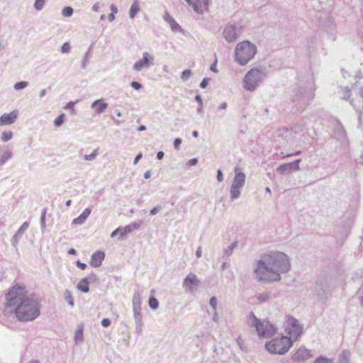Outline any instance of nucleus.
Instances as JSON below:
<instances>
[{
    "label": "nucleus",
    "instance_id": "nucleus-1",
    "mask_svg": "<svg viewBox=\"0 0 363 363\" xmlns=\"http://www.w3.org/2000/svg\"><path fill=\"white\" fill-rule=\"evenodd\" d=\"M291 268L286 255L277 251L264 254L257 262L254 272L257 281L265 284L279 281L281 274L287 273Z\"/></svg>",
    "mask_w": 363,
    "mask_h": 363
},
{
    "label": "nucleus",
    "instance_id": "nucleus-6",
    "mask_svg": "<svg viewBox=\"0 0 363 363\" xmlns=\"http://www.w3.org/2000/svg\"><path fill=\"white\" fill-rule=\"evenodd\" d=\"M256 53V45L248 40H244L235 47V60L240 65L244 66L255 57Z\"/></svg>",
    "mask_w": 363,
    "mask_h": 363
},
{
    "label": "nucleus",
    "instance_id": "nucleus-31",
    "mask_svg": "<svg viewBox=\"0 0 363 363\" xmlns=\"http://www.w3.org/2000/svg\"><path fill=\"white\" fill-rule=\"evenodd\" d=\"M94 46V43H91V45L88 48L87 51L85 52L83 60L82 62V67L83 69H85L86 67L87 63L89 62V58H90V52Z\"/></svg>",
    "mask_w": 363,
    "mask_h": 363
},
{
    "label": "nucleus",
    "instance_id": "nucleus-34",
    "mask_svg": "<svg viewBox=\"0 0 363 363\" xmlns=\"http://www.w3.org/2000/svg\"><path fill=\"white\" fill-rule=\"evenodd\" d=\"M13 138V133L11 131H4L1 134V140L2 142L6 143Z\"/></svg>",
    "mask_w": 363,
    "mask_h": 363
},
{
    "label": "nucleus",
    "instance_id": "nucleus-4",
    "mask_svg": "<svg viewBox=\"0 0 363 363\" xmlns=\"http://www.w3.org/2000/svg\"><path fill=\"white\" fill-rule=\"evenodd\" d=\"M291 101L296 107V111L304 110L314 97V89L311 82L300 84L293 91Z\"/></svg>",
    "mask_w": 363,
    "mask_h": 363
},
{
    "label": "nucleus",
    "instance_id": "nucleus-35",
    "mask_svg": "<svg viewBox=\"0 0 363 363\" xmlns=\"http://www.w3.org/2000/svg\"><path fill=\"white\" fill-rule=\"evenodd\" d=\"M148 303L150 307L153 310H156L159 307V301L155 296H151L149 298Z\"/></svg>",
    "mask_w": 363,
    "mask_h": 363
},
{
    "label": "nucleus",
    "instance_id": "nucleus-10",
    "mask_svg": "<svg viewBox=\"0 0 363 363\" xmlns=\"http://www.w3.org/2000/svg\"><path fill=\"white\" fill-rule=\"evenodd\" d=\"M331 286V279L327 276L320 277L316 282L315 292L321 300L326 298V295Z\"/></svg>",
    "mask_w": 363,
    "mask_h": 363
},
{
    "label": "nucleus",
    "instance_id": "nucleus-57",
    "mask_svg": "<svg viewBox=\"0 0 363 363\" xmlns=\"http://www.w3.org/2000/svg\"><path fill=\"white\" fill-rule=\"evenodd\" d=\"M77 266L81 269H85V268L86 267V264L84 262H81L79 260H77Z\"/></svg>",
    "mask_w": 363,
    "mask_h": 363
},
{
    "label": "nucleus",
    "instance_id": "nucleus-53",
    "mask_svg": "<svg viewBox=\"0 0 363 363\" xmlns=\"http://www.w3.org/2000/svg\"><path fill=\"white\" fill-rule=\"evenodd\" d=\"M130 86L133 89H135V90H139L142 88V85L140 83L138 82H132L130 83Z\"/></svg>",
    "mask_w": 363,
    "mask_h": 363
},
{
    "label": "nucleus",
    "instance_id": "nucleus-17",
    "mask_svg": "<svg viewBox=\"0 0 363 363\" xmlns=\"http://www.w3.org/2000/svg\"><path fill=\"white\" fill-rule=\"evenodd\" d=\"M17 118V110H14L9 113H4L0 116V126L11 125L15 123Z\"/></svg>",
    "mask_w": 363,
    "mask_h": 363
},
{
    "label": "nucleus",
    "instance_id": "nucleus-32",
    "mask_svg": "<svg viewBox=\"0 0 363 363\" xmlns=\"http://www.w3.org/2000/svg\"><path fill=\"white\" fill-rule=\"evenodd\" d=\"M65 299L67 303L72 308L74 305V298L72 296L71 291L68 289H66L64 292Z\"/></svg>",
    "mask_w": 363,
    "mask_h": 363
},
{
    "label": "nucleus",
    "instance_id": "nucleus-22",
    "mask_svg": "<svg viewBox=\"0 0 363 363\" xmlns=\"http://www.w3.org/2000/svg\"><path fill=\"white\" fill-rule=\"evenodd\" d=\"M29 223L24 222L22 225L19 228L18 231L15 233L11 239V242L13 246H16L19 239L21 238L24 232L28 228Z\"/></svg>",
    "mask_w": 363,
    "mask_h": 363
},
{
    "label": "nucleus",
    "instance_id": "nucleus-54",
    "mask_svg": "<svg viewBox=\"0 0 363 363\" xmlns=\"http://www.w3.org/2000/svg\"><path fill=\"white\" fill-rule=\"evenodd\" d=\"M101 325L104 328H107L111 325V320L108 318H104L101 320Z\"/></svg>",
    "mask_w": 363,
    "mask_h": 363
},
{
    "label": "nucleus",
    "instance_id": "nucleus-13",
    "mask_svg": "<svg viewBox=\"0 0 363 363\" xmlns=\"http://www.w3.org/2000/svg\"><path fill=\"white\" fill-rule=\"evenodd\" d=\"M189 6L197 13L202 14L204 11L208 10V7L211 0H186Z\"/></svg>",
    "mask_w": 363,
    "mask_h": 363
},
{
    "label": "nucleus",
    "instance_id": "nucleus-38",
    "mask_svg": "<svg viewBox=\"0 0 363 363\" xmlns=\"http://www.w3.org/2000/svg\"><path fill=\"white\" fill-rule=\"evenodd\" d=\"M28 86V82L21 81V82H16L14 84L13 88L15 90L18 91V90H21V89L26 88Z\"/></svg>",
    "mask_w": 363,
    "mask_h": 363
},
{
    "label": "nucleus",
    "instance_id": "nucleus-30",
    "mask_svg": "<svg viewBox=\"0 0 363 363\" xmlns=\"http://www.w3.org/2000/svg\"><path fill=\"white\" fill-rule=\"evenodd\" d=\"M240 189H241L239 187H236V186L231 185L230 189L231 201H234L240 197V194H241Z\"/></svg>",
    "mask_w": 363,
    "mask_h": 363
},
{
    "label": "nucleus",
    "instance_id": "nucleus-26",
    "mask_svg": "<svg viewBox=\"0 0 363 363\" xmlns=\"http://www.w3.org/2000/svg\"><path fill=\"white\" fill-rule=\"evenodd\" d=\"M84 327L83 325H79L77 330L74 333V340L76 345H79L83 342L84 340Z\"/></svg>",
    "mask_w": 363,
    "mask_h": 363
},
{
    "label": "nucleus",
    "instance_id": "nucleus-45",
    "mask_svg": "<svg viewBox=\"0 0 363 363\" xmlns=\"http://www.w3.org/2000/svg\"><path fill=\"white\" fill-rule=\"evenodd\" d=\"M65 113H62L58 116L54 121V124L56 127H60L64 122Z\"/></svg>",
    "mask_w": 363,
    "mask_h": 363
},
{
    "label": "nucleus",
    "instance_id": "nucleus-56",
    "mask_svg": "<svg viewBox=\"0 0 363 363\" xmlns=\"http://www.w3.org/2000/svg\"><path fill=\"white\" fill-rule=\"evenodd\" d=\"M182 143V140L180 138H176L174 141V147L175 149H178Z\"/></svg>",
    "mask_w": 363,
    "mask_h": 363
},
{
    "label": "nucleus",
    "instance_id": "nucleus-48",
    "mask_svg": "<svg viewBox=\"0 0 363 363\" xmlns=\"http://www.w3.org/2000/svg\"><path fill=\"white\" fill-rule=\"evenodd\" d=\"M70 51V45L69 43H64L61 47V52L68 53Z\"/></svg>",
    "mask_w": 363,
    "mask_h": 363
},
{
    "label": "nucleus",
    "instance_id": "nucleus-29",
    "mask_svg": "<svg viewBox=\"0 0 363 363\" xmlns=\"http://www.w3.org/2000/svg\"><path fill=\"white\" fill-rule=\"evenodd\" d=\"M350 357V353L348 350L342 351L338 357L337 363H349Z\"/></svg>",
    "mask_w": 363,
    "mask_h": 363
},
{
    "label": "nucleus",
    "instance_id": "nucleus-14",
    "mask_svg": "<svg viewBox=\"0 0 363 363\" xmlns=\"http://www.w3.org/2000/svg\"><path fill=\"white\" fill-rule=\"evenodd\" d=\"M311 357V351L302 346L293 354L291 359L294 362L301 363L306 361Z\"/></svg>",
    "mask_w": 363,
    "mask_h": 363
},
{
    "label": "nucleus",
    "instance_id": "nucleus-18",
    "mask_svg": "<svg viewBox=\"0 0 363 363\" xmlns=\"http://www.w3.org/2000/svg\"><path fill=\"white\" fill-rule=\"evenodd\" d=\"M245 174L241 172V169L236 167L235 168V177L231 185L242 189L245 185Z\"/></svg>",
    "mask_w": 363,
    "mask_h": 363
},
{
    "label": "nucleus",
    "instance_id": "nucleus-2",
    "mask_svg": "<svg viewBox=\"0 0 363 363\" xmlns=\"http://www.w3.org/2000/svg\"><path fill=\"white\" fill-rule=\"evenodd\" d=\"M6 307L12 308L19 321L34 320L40 315V304L33 296H26L21 287H13L6 295Z\"/></svg>",
    "mask_w": 363,
    "mask_h": 363
},
{
    "label": "nucleus",
    "instance_id": "nucleus-49",
    "mask_svg": "<svg viewBox=\"0 0 363 363\" xmlns=\"http://www.w3.org/2000/svg\"><path fill=\"white\" fill-rule=\"evenodd\" d=\"M217 303L218 302L216 297L212 296L209 300V304L214 309V311H216Z\"/></svg>",
    "mask_w": 363,
    "mask_h": 363
},
{
    "label": "nucleus",
    "instance_id": "nucleus-51",
    "mask_svg": "<svg viewBox=\"0 0 363 363\" xmlns=\"http://www.w3.org/2000/svg\"><path fill=\"white\" fill-rule=\"evenodd\" d=\"M209 81H210L209 78H207V77L203 78V80L201 81V82L200 83V87L202 89H205L208 86Z\"/></svg>",
    "mask_w": 363,
    "mask_h": 363
},
{
    "label": "nucleus",
    "instance_id": "nucleus-36",
    "mask_svg": "<svg viewBox=\"0 0 363 363\" xmlns=\"http://www.w3.org/2000/svg\"><path fill=\"white\" fill-rule=\"evenodd\" d=\"M195 100L198 102V106H199V107L197 108V113L199 114L203 113V101H202V98H201V95L197 94L195 96Z\"/></svg>",
    "mask_w": 363,
    "mask_h": 363
},
{
    "label": "nucleus",
    "instance_id": "nucleus-33",
    "mask_svg": "<svg viewBox=\"0 0 363 363\" xmlns=\"http://www.w3.org/2000/svg\"><path fill=\"white\" fill-rule=\"evenodd\" d=\"M121 229V232L118 238L119 240H123L128 234L130 233L133 231L130 225H128L125 226L123 228Z\"/></svg>",
    "mask_w": 363,
    "mask_h": 363
},
{
    "label": "nucleus",
    "instance_id": "nucleus-19",
    "mask_svg": "<svg viewBox=\"0 0 363 363\" xmlns=\"http://www.w3.org/2000/svg\"><path fill=\"white\" fill-rule=\"evenodd\" d=\"M133 318L135 322V333L140 335L143 333V322L141 311H133Z\"/></svg>",
    "mask_w": 363,
    "mask_h": 363
},
{
    "label": "nucleus",
    "instance_id": "nucleus-3",
    "mask_svg": "<svg viewBox=\"0 0 363 363\" xmlns=\"http://www.w3.org/2000/svg\"><path fill=\"white\" fill-rule=\"evenodd\" d=\"M348 82H341L337 94L342 99L348 100L350 104L358 112L359 126L363 130V78L350 76L347 72L342 76Z\"/></svg>",
    "mask_w": 363,
    "mask_h": 363
},
{
    "label": "nucleus",
    "instance_id": "nucleus-15",
    "mask_svg": "<svg viewBox=\"0 0 363 363\" xmlns=\"http://www.w3.org/2000/svg\"><path fill=\"white\" fill-rule=\"evenodd\" d=\"M199 284V280L197 276L194 273H189L184 280L183 287L186 292H192L193 286H197Z\"/></svg>",
    "mask_w": 363,
    "mask_h": 363
},
{
    "label": "nucleus",
    "instance_id": "nucleus-5",
    "mask_svg": "<svg viewBox=\"0 0 363 363\" xmlns=\"http://www.w3.org/2000/svg\"><path fill=\"white\" fill-rule=\"evenodd\" d=\"M248 324L256 329L259 338H269L274 335L278 328L267 320L257 318L253 313L248 316Z\"/></svg>",
    "mask_w": 363,
    "mask_h": 363
},
{
    "label": "nucleus",
    "instance_id": "nucleus-50",
    "mask_svg": "<svg viewBox=\"0 0 363 363\" xmlns=\"http://www.w3.org/2000/svg\"><path fill=\"white\" fill-rule=\"evenodd\" d=\"M142 223H143L142 220H139V221L133 222V223H130L129 225H130L132 230H134L139 229V228L141 225Z\"/></svg>",
    "mask_w": 363,
    "mask_h": 363
},
{
    "label": "nucleus",
    "instance_id": "nucleus-8",
    "mask_svg": "<svg viewBox=\"0 0 363 363\" xmlns=\"http://www.w3.org/2000/svg\"><path fill=\"white\" fill-rule=\"evenodd\" d=\"M294 341L286 335L274 337L265 343L266 350L273 354H285L293 346Z\"/></svg>",
    "mask_w": 363,
    "mask_h": 363
},
{
    "label": "nucleus",
    "instance_id": "nucleus-63",
    "mask_svg": "<svg viewBox=\"0 0 363 363\" xmlns=\"http://www.w3.org/2000/svg\"><path fill=\"white\" fill-rule=\"evenodd\" d=\"M228 107V104L226 102L221 103L218 107V110H225Z\"/></svg>",
    "mask_w": 363,
    "mask_h": 363
},
{
    "label": "nucleus",
    "instance_id": "nucleus-39",
    "mask_svg": "<svg viewBox=\"0 0 363 363\" xmlns=\"http://www.w3.org/2000/svg\"><path fill=\"white\" fill-rule=\"evenodd\" d=\"M74 12L73 9L71 6H66L62 9V14L65 17H70L72 16Z\"/></svg>",
    "mask_w": 363,
    "mask_h": 363
},
{
    "label": "nucleus",
    "instance_id": "nucleus-42",
    "mask_svg": "<svg viewBox=\"0 0 363 363\" xmlns=\"http://www.w3.org/2000/svg\"><path fill=\"white\" fill-rule=\"evenodd\" d=\"M192 72L190 69H185L182 72L181 79L183 82H186L189 78L191 76Z\"/></svg>",
    "mask_w": 363,
    "mask_h": 363
},
{
    "label": "nucleus",
    "instance_id": "nucleus-9",
    "mask_svg": "<svg viewBox=\"0 0 363 363\" xmlns=\"http://www.w3.org/2000/svg\"><path fill=\"white\" fill-rule=\"evenodd\" d=\"M285 330L289 335L288 337H291L294 342L297 340L298 337L302 334L303 327L299 324L297 319L293 317H287Z\"/></svg>",
    "mask_w": 363,
    "mask_h": 363
},
{
    "label": "nucleus",
    "instance_id": "nucleus-27",
    "mask_svg": "<svg viewBox=\"0 0 363 363\" xmlns=\"http://www.w3.org/2000/svg\"><path fill=\"white\" fill-rule=\"evenodd\" d=\"M140 11V6L138 0H135L130 6L129 11V16L131 19H134L137 13Z\"/></svg>",
    "mask_w": 363,
    "mask_h": 363
},
{
    "label": "nucleus",
    "instance_id": "nucleus-60",
    "mask_svg": "<svg viewBox=\"0 0 363 363\" xmlns=\"http://www.w3.org/2000/svg\"><path fill=\"white\" fill-rule=\"evenodd\" d=\"M197 163H198V159L192 158L188 161L187 164L189 166H193V165H196Z\"/></svg>",
    "mask_w": 363,
    "mask_h": 363
},
{
    "label": "nucleus",
    "instance_id": "nucleus-37",
    "mask_svg": "<svg viewBox=\"0 0 363 363\" xmlns=\"http://www.w3.org/2000/svg\"><path fill=\"white\" fill-rule=\"evenodd\" d=\"M305 128L306 124L303 122H301L297 124H295L292 128V130L294 131L296 133H298L303 131Z\"/></svg>",
    "mask_w": 363,
    "mask_h": 363
},
{
    "label": "nucleus",
    "instance_id": "nucleus-61",
    "mask_svg": "<svg viewBox=\"0 0 363 363\" xmlns=\"http://www.w3.org/2000/svg\"><path fill=\"white\" fill-rule=\"evenodd\" d=\"M212 320L213 322H215L216 323H218V321H219L218 314L216 311H214V313L213 315Z\"/></svg>",
    "mask_w": 363,
    "mask_h": 363
},
{
    "label": "nucleus",
    "instance_id": "nucleus-23",
    "mask_svg": "<svg viewBox=\"0 0 363 363\" xmlns=\"http://www.w3.org/2000/svg\"><path fill=\"white\" fill-rule=\"evenodd\" d=\"M164 20L169 23L173 32L182 31V28H181V26L168 13H166L165 15L164 16Z\"/></svg>",
    "mask_w": 363,
    "mask_h": 363
},
{
    "label": "nucleus",
    "instance_id": "nucleus-21",
    "mask_svg": "<svg viewBox=\"0 0 363 363\" xmlns=\"http://www.w3.org/2000/svg\"><path fill=\"white\" fill-rule=\"evenodd\" d=\"M105 254L102 251L95 252L91 257L90 264L94 267H99L101 266L104 260Z\"/></svg>",
    "mask_w": 363,
    "mask_h": 363
},
{
    "label": "nucleus",
    "instance_id": "nucleus-52",
    "mask_svg": "<svg viewBox=\"0 0 363 363\" xmlns=\"http://www.w3.org/2000/svg\"><path fill=\"white\" fill-rule=\"evenodd\" d=\"M45 214H46V209L44 208L43 210L41 217H40V223H41L42 227H44L45 225Z\"/></svg>",
    "mask_w": 363,
    "mask_h": 363
},
{
    "label": "nucleus",
    "instance_id": "nucleus-46",
    "mask_svg": "<svg viewBox=\"0 0 363 363\" xmlns=\"http://www.w3.org/2000/svg\"><path fill=\"white\" fill-rule=\"evenodd\" d=\"M236 246H237V242H233L230 246H228L225 250V255L227 256L230 255L233 253V252Z\"/></svg>",
    "mask_w": 363,
    "mask_h": 363
},
{
    "label": "nucleus",
    "instance_id": "nucleus-47",
    "mask_svg": "<svg viewBox=\"0 0 363 363\" xmlns=\"http://www.w3.org/2000/svg\"><path fill=\"white\" fill-rule=\"evenodd\" d=\"M108 107L107 103H101L99 104V106L96 108V111L97 113H103L106 108Z\"/></svg>",
    "mask_w": 363,
    "mask_h": 363
},
{
    "label": "nucleus",
    "instance_id": "nucleus-59",
    "mask_svg": "<svg viewBox=\"0 0 363 363\" xmlns=\"http://www.w3.org/2000/svg\"><path fill=\"white\" fill-rule=\"evenodd\" d=\"M161 209V207L160 206H156V207H154L151 211H150V214L152 215V216H155L156 215L159 211Z\"/></svg>",
    "mask_w": 363,
    "mask_h": 363
},
{
    "label": "nucleus",
    "instance_id": "nucleus-41",
    "mask_svg": "<svg viewBox=\"0 0 363 363\" xmlns=\"http://www.w3.org/2000/svg\"><path fill=\"white\" fill-rule=\"evenodd\" d=\"M46 0H35L34 3V8L37 11H41L45 6Z\"/></svg>",
    "mask_w": 363,
    "mask_h": 363
},
{
    "label": "nucleus",
    "instance_id": "nucleus-24",
    "mask_svg": "<svg viewBox=\"0 0 363 363\" xmlns=\"http://www.w3.org/2000/svg\"><path fill=\"white\" fill-rule=\"evenodd\" d=\"M91 212V210L89 208H86L77 218H75L72 220V224H74V225L83 224L85 222L86 219L90 215Z\"/></svg>",
    "mask_w": 363,
    "mask_h": 363
},
{
    "label": "nucleus",
    "instance_id": "nucleus-62",
    "mask_svg": "<svg viewBox=\"0 0 363 363\" xmlns=\"http://www.w3.org/2000/svg\"><path fill=\"white\" fill-rule=\"evenodd\" d=\"M111 13L116 14L118 13V8L115 4H111L110 6Z\"/></svg>",
    "mask_w": 363,
    "mask_h": 363
},
{
    "label": "nucleus",
    "instance_id": "nucleus-44",
    "mask_svg": "<svg viewBox=\"0 0 363 363\" xmlns=\"http://www.w3.org/2000/svg\"><path fill=\"white\" fill-rule=\"evenodd\" d=\"M98 155V150L95 149L93 152L90 155H85L84 159L86 161H93Z\"/></svg>",
    "mask_w": 363,
    "mask_h": 363
},
{
    "label": "nucleus",
    "instance_id": "nucleus-58",
    "mask_svg": "<svg viewBox=\"0 0 363 363\" xmlns=\"http://www.w3.org/2000/svg\"><path fill=\"white\" fill-rule=\"evenodd\" d=\"M74 104H75V102L69 101V103L67 104L65 108V109H71L73 111Z\"/></svg>",
    "mask_w": 363,
    "mask_h": 363
},
{
    "label": "nucleus",
    "instance_id": "nucleus-55",
    "mask_svg": "<svg viewBox=\"0 0 363 363\" xmlns=\"http://www.w3.org/2000/svg\"><path fill=\"white\" fill-rule=\"evenodd\" d=\"M217 180L219 182H221L223 180V175L222 171L220 169H218L217 171Z\"/></svg>",
    "mask_w": 363,
    "mask_h": 363
},
{
    "label": "nucleus",
    "instance_id": "nucleus-64",
    "mask_svg": "<svg viewBox=\"0 0 363 363\" xmlns=\"http://www.w3.org/2000/svg\"><path fill=\"white\" fill-rule=\"evenodd\" d=\"M99 8H100L99 3L97 2L93 5L91 9H92V11H94L95 12H98L99 11Z\"/></svg>",
    "mask_w": 363,
    "mask_h": 363
},
{
    "label": "nucleus",
    "instance_id": "nucleus-20",
    "mask_svg": "<svg viewBox=\"0 0 363 363\" xmlns=\"http://www.w3.org/2000/svg\"><path fill=\"white\" fill-rule=\"evenodd\" d=\"M13 156L12 152L8 148V146H0V165H4L6 161Z\"/></svg>",
    "mask_w": 363,
    "mask_h": 363
},
{
    "label": "nucleus",
    "instance_id": "nucleus-16",
    "mask_svg": "<svg viewBox=\"0 0 363 363\" xmlns=\"http://www.w3.org/2000/svg\"><path fill=\"white\" fill-rule=\"evenodd\" d=\"M300 162L301 159H298L293 162L283 164L277 167V171L280 174H284L286 172L297 171L299 169Z\"/></svg>",
    "mask_w": 363,
    "mask_h": 363
},
{
    "label": "nucleus",
    "instance_id": "nucleus-43",
    "mask_svg": "<svg viewBox=\"0 0 363 363\" xmlns=\"http://www.w3.org/2000/svg\"><path fill=\"white\" fill-rule=\"evenodd\" d=\"M313 363H333V359L320 356L316 358Z\"/></svg>",
    "mask_w": 363,
    "mask_h": 363
},
{
    "label": "nucleus",
    "instance_id": "nucleus-40",
    "mask_svg": "<svg viewBox=\"0 0 363 363\" xmlns=\"http://www.w3.org/2000/svg\"><path fill=\"white\" fill-rule=\"evenodd\" d=\"M269 298H270V294L268 292H264L262 294H260L257 296V299H258L259 302H260V303H264V302L268 301Z\"/></svg>",
    "mask_w": 363,
    "mask_h": 363
},
{
    "label": "nucleus",
    "instance_id": "nucleus-11",
    "mask_svg": "<svg viewBox=\"0 0 363 363\" xmlns=\"http://www.w3.org/2000/svg\"><path fill=\"white\" fill-rule=\"evenodd\" d=\"M241 33V28L235 24H228L223 29V35L228 43L237 40Z\"/></svg>",
    "mask_w": 363,
    "mask_h": 363
},
{
    "label": "nucleus",
    "instance_id": "nucleus-12",
    "mask_svg": "<svg viewBox=\"0 0 363 363\" xmlns=\"http://www.w3.org/2000/svg\"><path fill=\"white\" fill-rule=\"evenodd\" d=\"M154 57L147 52L143 53V57L138 60L133 66V69L135 72H140L143 69H148L153 65Z\"/></svg>",
    "mask_w": 363,
    "mask_h": 363
},
{
    "label": "nucleus",
    "instance_id": "nucleus-28",
    "mask_svg": "<svg viewBox=\"0 0 363 363\" xmlns=\"http://www.w3.org/2000/svg\"><path fill=\"white\" fill-rule=\"evenodd\" d=\"M77 288L84 292V293H88L89 291V281L87 280V278H84L82 279L77 284Z\"/></svg>",
    "mask_w": 363,
    "mask_h": 363
},
{
    "label": "nucleus",
    "instance_id": "nucleus-25",
    "mask_svg": "<svg viewBox=\"0 0 363 363\" xmlns=\"http://www.w3.org/2000/svg\"><path fill=\"white\" fill-rule=\"evenodd\" d=\"M141 296L138 291H135L132 299L133 311H141Z\"/></svg>",
    "mask_w": 363,
    "mask_h": 363
},
{
    "label": "nucleus",
    "instance_id": "nucleus-7",
    "mask_svg": "<svg viewBox=\"0 0 363 363\" xmlns=\"http://www.w3.org/2000/svg\"><path fill=\"white\" fill-rule=\"evenodd\" d=\"M266 69L254 67L249 70L243 79V88L249 91H254L267 78Z\"/></svg>",
    "mask_w": 363,
    "mask_h": 363
}]
</instances>
